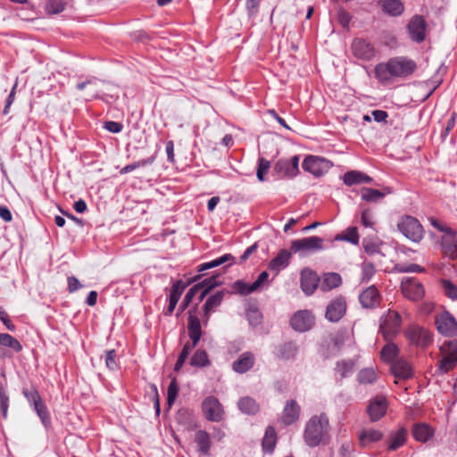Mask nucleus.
<instances>
[{"instance_id":"obj_1","label":"nucleus","mask_w":457,"mask_h":457,"mask_svg":"<svg viewBox=\"0 0 457 457\" xmlns=\"http://www.w3.org/2000/svg\"><path fill=\"white\" fill-rule=\"evenodd\" d=\"M417 68L416 62L404 56L390 58L386 62L375 66V76L381 83H388L394 78H406Z\"/></svg>"},{"instance_id":"obj_2","label":"nucleus","mask_w":457,"mask_h":457,"mask_svg":"<svg viewBox=\"0 0 457 457\" xmlns=\"http://www.w3.org/2000/svg\"><path fill=\"white\" fill-rule=\"evenodd\" d=\"M329 422L326 414L312 416L305 425L304 441L310 447L326 444L329 439Z\"/></svg>"},{"instance_id":"obj_3","label":"nucleus","mask_w":457,"mask_h":457,"mask_svg":"<svg viewBox=\"0 0 457 457\" xmlns=\"http://www.w3.org/2000/svg\"><path fill=\"white\" fill-rule=\"evenodd\" d=\"M187 331H188V337L192 341V344L187 343L178 360L175 363L174 370L179 371L183 364L185 363L189 353L191 350L196 346V345L199 343L201 337H202V328H201V321L199 318L196 315V308H193L188 311V322H187Z\"/></svg>"},{"instance_id":"obj_4","label":"nucleus","mask_w":457,"mask_h":457,"mask_svg":"<svg viewBox=\"0 0 457 457\" xmlns=\"http://www.w3.org/2000/svg\"><path fill=\"white\" fill-rule=\"evenodd\" d=\"M402 317L396 311L388 310L379 319V331L386 341H392L401 331Z\"/></svg>"},{"instance_id":"obj_5","label":"nucleus","mask_w":457,"mask_h":457,"mask_svg":"<svg viewBox=\"0 0 457 457\" xmlns=\"http://www.w3.org/2000/svg\"><path fill=\"white\" fill-rule=\"evenodd\" d=\"M442 359L439 361L438 370L445 374L453 370L457 365V340H449L440 346Z\"/></svg>"},{"instance_id":"obj_6","label":"nucleus","mask_w":457,"mask_h":457,"mask_svg":"<svg viewBox=\"0 0 457 457\" xmlns=\"http://www.w3.org/2000/svg\"><path fill=\"white\" fill-rule=\"evenodd\" d=\"M323 249V239L317 236L293 240L290 245L291 252L300 255H307Z\"/></svg>"},{"instance_id":"obj_7","label":"nucleus","mask_w":457,"mask_h":457,"mask_svg":"<svg viewBox=\"0 0 457 457\" xmlns=\"http://www.w3.org/2000/svg\"><path fill=\"white\" fill-rule=\"evenodd\" d=\"M399 231L413 242H419L423 237V228L417 219L405 216L397 224Z\"/></svg>"},{"instance_id":"obj_8","label":"nucleus","mask_w":457,"mask_h":457,"mask_svg":"<svg viewBox=\"0 0 457 457\" xmlns=\"http://www.w3.org/2000/svg\"><path fill=\"white\" fill-rule=\"evenodd\" d=\"M401 290L403 295L411 301H419L425 295L423 285L413 277H405L402 279Z\"/></svg>"},{"instance_id":"obj_9","label":"nucleus","mask_w":457,"mask_h":457,"mask_svg":"<svg viewBox=\"0 0 457 457\" xmlns=\"http://www.w3.org/2000/svg\"><path fill=\"white\" fill-rule=\"evenodd\" d=\"M303 169L316 177L322 176L332 166V163L321 157L309 155L303 162Z\"/></svg>"},{"instance_id":"obj_10","label":"nucleus","mask_w":457,"mask_h":457,"mask_svg":"<svg viewBox=\"0 0 457 457\" xmlns=\"http://www.w3.org/2000/svg\"><path fill=\"white\" fill-rule=\"evenodd\" d=\"M315 323V318L308 310L296 312L290 320L293 329L298 332L310 330Z\"/></svg>"},{"instance_id":"obj_11","label":"nucleus","mask_w":457,"mask_h":457,"mask_svg":"<svg viewBox=\"0 0 457 457\" xmlns=\"http://www.w3.org/2000/svg\"><path fill=\"white\" fill-rule=\"evenodd\" d=\"M204 417L210 421H220L223 418V408L214 396L206 397L202 403Z\"/></svg>"},{"instance_id":"obj_12","label":"nucleus","mask_w":457,"mask_h":457,"mask_svg":"<svg viewBox=\"0 0 457 457\" xmlns=\"http://www.w3.org/2000/svg\"><path fill=\"white\" fill-rule=\"evenodd\" d=\"M436 325L439 333L445 336H454L457 334V322L449 312H442L436 318Z\"/></svg>"},{"instance_id":"obj_13","label":"nucleus","mask_w":457,"mask_h":457,"mask_svg":"<svg viewBox=\"0 0 457 457\" xmlns=\"http://www.w3.org/2000/svg\"><path fill=\"white\" fill-rule=\"evenodd\" d=\"M352 51L355 57L364 61L371 60L376 54L374 46L363 38H355L353 41Z\"/></svg>"},{"instance_id":"obj_14","label":"nucleus","mask_w":457,"mask_h":457,"mask_svg":"<svg viewBox=\"0 0 457 457\" xmlns=\"http://www.w3.org/2000/svg\"><path fill=\"white\" fill-rule=\"evenodd\" d=\"M426 21L421 16H413L407 27L411 40L416 43L424 41L426 37Z\"/></svg>"},{"instance_id":"obj_15","label":"nucleus","mask_w":457,"mask_h":457,"mask_svg":"<svg viewBox=\"0 0 457 457\" xmlns=\"http://www.w3.org/2000/svg\"><path fill=\"white\" fill-rule=\"evenodd\" d=\"M346 302L344 297L339 296L332 300L326 309V319L331 322H337L345 315Z\"/></svg>"},{"instance_id":"obj_16","label":"nucleus","mask_w":457,"mask_h":457,"mask_svg":"<svg viewBox=\"0 0 457 457\" xmlns=\"http://www.w3.org/2000/svg\"><path fill=\"white\" fill-rule=\"evenodd\" d=\"M405 335L411 344L421 347L427 346L432 341L429 331L420 327L410 328L406 330Z\"/></svg>"},{"instance_id":"obj_17","label":"nucleus","mask_w":457,"mask_h":457,"mask_svg":"<svg viewBox=\"0 0 457 457\" xmlns=\"http://www.w3.org/2000/svg\"><path fill=\"white\" fill-rule=\"evenodd\" d=\"M387 410V401L385 396L378 395L370 401L367 411L372 422L379 420Z\"/></svg>"},{"instance_id":"obj_18","label":"nucleus","mask_w":457,"mask_h":457,"mask_svg":"<svg viewBox=\"0 0 457 457\" xmlns=\"http://www.w3.org/2000/svg\"><path fill=\"white\" fill-rule=\"evenodd\" d=\"M320 287V279L316 272L310 269H304L301 272V288L307 295L313 294L315 289Z\"/></svg>"},{"instance_id":"obj_19","label":"nucleus","mask_w":457,"mask_h":457,"mask_svg":"<svg viewBox=\"0 0 457 457\" xmlns=\"http://www.w3.org/2000/svg\"><path fill=\"white\" fill-rule=\"evenodd\" d=\"M380 299L379 291L375 286L367 287L359 295L360 303L364 308L377 307L379 304Z\"/></svg>"},{"instance_id":"obj_20","label":"nucleus","mask_w":457,"mask_h":457,"mask_svg":"<svg viewBox=\"0 0 457 457\" xmlns=\"http://www.w3.org/2000/svg\"><path fill=\"white\" fill-rule=\"evenodd\" d=\"M224 295H225L224 291H218L214 295H212L207 298L206 302L204 303V304L203 306L204 325H207L211 313L212 312H214L216 310V308H218L221 304Z\"/></svg>"},{"instance_id":"obj_21","label":"nucleus","mask_w":457,"mask_h":457,"mask_svg":"<svg viewBox=\"0 0 457 457\" xmlns=\"http://www.w3.org/2000/svg\"><path fill=\"white\" fill-rule=\"evenodd\" d=\"M254 361V355L250 352H245L233 362L232 369L235 372L243 374L253 368Z\"/></svg>"},{"instance_id":"obj_22","label":"nucleus","mask_w":457,"mask_h":457,"mask_svg":"<svg viewBox=\"0 0 457 457\" xmlns=\"http://www.w3.org/2000/svg\"><path fill=\"white\" fill-rule=\"evenodd\" d=\"M300 415V406L295 400H289L287 402L281 420L285 425H290L298 420Z\"/></svg>"},{"instance_id":"obj_23","label":"nucleus","mask_w":457,"mask_h":457,"mask_svg":"<svg viewBox=\"0 0 457 457\" xmlns=\"http://www.w3.org/2000/svg\"><path fill=\"white\" fill-rule=\"evenodd\" d=\"M186 287L182 280H178L173 284L170 294L169 306L165 312L166 315H170L173 312Z\"/></svg>"},{"instance_id":"obj_24","label":"nucleus","mask_w":457,"mask_h":457,"mask_svg":"<svg viewBox=\"0 0 457 457\" xmlns=\"http://www.w3.org/2000/svg\"><path fill=\"white\" fill-rule=\"evenodd\" d=\"M391 371L399 379H408L412 376L411 367L403 359L396 360L392 363Z\"/></svg>"},{"instance_id":"obj_25","label":"nucleus","mask_w":457,"mask_h":457,"mask_svg":"<svg viewBox=\"0 0 457 457\" xmlns=\"http://www.w3.org/2000/svg\"><path fill=\"white\" fill-rule=\"evenodd\" d=\"M195 442L197 445L198 452L203 455H209L211 450L210 435L205 430H198L195 435Z\"/></svg>"},{"instance_id":"obj_26","label":"nucleus","mask_w":457,"mask_h":457,"mask_svg":"<svg viewBox=\"0 0 457 457\" xmlns=\"http://www.w3.org/2000/svg\"><path fill=\"white\" fill-rule=\"evenodd\" d=\"M298 353V346L295 342H286L278 346L277 356L285 361L294 360Z\"/></svg>"},{"instance_id":"obj_27","label":"nucleus","mask_w":457,"mask_h":457,"mask_svg":"<svg viewBox=\"0 0 457 457\" xmlns=\"http://www.w3.org/2000/svg\"><path fill=\"white\" fill-rule=\"evenodd\" d=\"M292 253L293 252H291V250H281L278 255L270 262L269 269L271 270L279 271L281 269L286 268L289 263Z\"/></svg>"},{"instance_id":"obj_28","label":"nucleus","mask_w":457,"mask_h":457,"mask_svg":"<svg viewBox=\"0 0 457 457\" xmlns=\"http://www.w3.org/2000/svg\"><path fill=\"white\" fill-rule=\"evenodd\" d=\"M342 284V278L338 273L330 272L323 275L320 282V288L326 292L332 290Z\"/></svg>"},{"instance_id":"obj_29","label":"nucleus","mask_w":457,"mask_h":457,"mask_svg":"<svg viewBox=\"0 0 457 457\" xmlns=\"http://www.w3.org/2000/svg\"><path fill=\"white\" fill-rule=\"evenodd\" d=\"M412 435L417 441L425 443L433 436L434 430L425 423H419L413 426Z\"/></svg>"},{"instance_id":"obj_30","label":"nucleus","mask_w":457,"mask_h":457,"mask_svg":"<svg viewBox=\"0 0 457 457\" xmlns=\"http://www.w3.org/2000/svg\"><path fill=\"white\" fill-rule=\"evenodd\" d=\"M359 442L361 447H367L370 444L380 441L383 433L377 429H363L359 434Z\"/></svg>"},{"instance_id":"obj_31","label":"nucleus","mask_w":457,"mask_h":457,"mask_svg":"<svg viewBox=\"0 0 457 457\" xmlns=\"http://www.w3.org/2000/svg\"><path fill=\"white\" fill-rule=\"evenodd\" d=\"M442 245L447 256L453 260L457 258V237H455L454 230H453L452 234H447V236L443 238Z\"/></svg>"},{"instance_id":"obj_32","label":"nucleus","mask_w":457,"mask_h":457,"mask_svg":"<svg viewBox=\"0 0 457 457\" xmlns=\"http://www.w3.org/2000/svg\"><path fill=\"white\" fill-rule=\"evenodd\" d=\"M239 410L245 414L253 415L259 411V404L250 396L241 397L237 402Z\"/></svg>"},{"instance_id":"obj_33","label":"nucleus","mask_w":457,"mask_h":457,"mask_svg":"<svg viewBox=\"0 0 457 457\" xmlns=\"http://www.w3.org/2000/svg\"><path fill=\"white\" fill-rule=\"evenodd\" d=\"M382 9L391 16H398L403 12V4L400 0H379Z\"/></svg>"},{"instance_id":"obj_34","label":"nucleus","mask_w":457,"mask_h":457,"mask_svg":"<svg viewBox=\"0 0 457 457\" xmlns=\"http://www.w3.org/2000/svg\"><path fill=\"white\" fill-rule=\"evenodd\" d=\"M406 430L403 428L392 433L389 437L388 450L395 451L403 445L406 440Z\"/></svg>"},{"instance_id":"obj_35","label":"nucleus","mask_w":457,"mask_h":457,"mask_svg":"<svg viewBox=\"0 0 457 457\" xmlns=\"http://www.w3.org/2000/svg\"><path fill=\"white\" fill-rule=\"evenodd\" d=\"M354 370V362L352 360H342L337 362L335 372L340 376V378H345L351 376Z\"/></svg>"},{"instance_id":"obj_36","label":"nucleus","mask_w":457,"mask_h":457,"mask_svg":"<svg viewBox=\"0 0 457 457\" xmlns=\"http://www.w3.org/2000/svg\"><path fill=\"white\" fill-rule=\"evenodd\" d=\"M386 192L379 191L370 187H363L361 189V198L366 202H378L382 199L386 194L391 193L389 188L385 189Z\"/></svg>"},{"instance_id":"obj_37","label":"nucleus","mask_w":457,"mask_h":457,"mask_svg":"<svg viewBox=\"0 0 457 457\" xmlns=\"http://www.w3.org/2000/svg\"><path fill=\"white\" fill-rule=\"evenodd\" d=\"M234 260H235V258L232 254L226 253L215 260L200 264L198 266V271H204V270H210L212 268H216L220 265L226 263L227 262H230L229 265H231L232 262H234Z\"/></svg>"},{"instance_id":"obj_38","label":"nucleus","mask_w":457,"mask_h":457,"mask_svg":"<svg viewBox=\"0 0 457 457\" xmlns=\"http://www.w3.org/2000/svg\"><path fill=\"white\" fill-rule=\"evenodd\" d=\"M359 234L357 228L350 227L346 228L343 233L338 234L335 237V240L337 241H347L353 245L359 244Z\"/></svg>"},{"instance_id":"obj_39","label":"nucleus","mask_w":457,"mask_h":457,"mask_svg":"<svg viewBox=\"0 0 457 457\" xmlns=\"http://www.w3.org/2000/svg\"><path fill=\"white\" fill-rule=\"evenodd\" d=\"M277 441L276 431L272 427H268L262 439V448L265 452L271 453Z\"/></svg>"},{"instance_id":"obj_40","label":"nucleus","mask_w":457,"mask_h":457,"mask_svg":"<svg viewBox=\"0 0 457 457\" xmlns=\"http://www.w3.org/2000/svg\"><path fill=\"white\" fill-rule=\"evenodd\" d=\"M398 354V347L392 341H387V344L382 348L380 355L383 361L386 362H393Z\"/></svg>"},{"instance_id":"obj_41","label":"nucleus","mask_w":457,"mask_h":457,"mask_svg":"<svg viewBox=\"0 0 457 457\" xmlns=\"http://www.w3.org/2000/svg\"><path fill=\"white\" fill-rule=\"evenodd\" d=\"M377 378L378 375L371 368L362 369L357 375V379L361 384H372Z\"/></svg>"},{"instance_id":"obj_42","label":"nucleus","mask_w":457,"mask_h":457,"mask_svg":"<svg viewBox=\"0 0 457 457\" xmlns=\"http://www.w3.org/2000/svg\"><path fill=\"white\" fill-rule=\"evenodd\" d=\"M334 348L339 351L343 345L352 341V336L346 330H339L332 339Z\"/></svg>"},{"instance_id":"obj_43","label":"nucleus","mask_w":457,"mask_h":457,"mask_svg":"<svg viewBox=\"0 0 457 457\" xmlns=\"http://www.w3.org/2000/svg\"><path fill=\"white\" fill-rule=\"evenodd\" d=\"M0 345L8 346L17 353L21 352L22 349L21 343L9 334H0Z\"/></svg>"},{"instance_id":"obj_44","label":"nucleus","mask_w":457,"mask_h":457,"mask_svg":"<svg viewBox=\"0 0 457 457\" xmlns=\"http://www.w3.org/2000/svg\"><path fill=\"white\" fill-rule=\"evenodd\" d=\"M154 162V156L149 157L147 159L139 160L137 162H135L133 163L128 164L125 167H123L120 170V174H127L129 172H131V171L135 170L137 168H141V167H145V166L150 165Z\"/></svg>"},{"instance_id":"obj_45","label":"nucleus","mask_w":457,"mask_h":457,"mask_svg":"<svg viewBox=\"0 0 457 457\" xmlns=\"http://www.w3.org/2000/svg\"><path fill=\"white\" fill-rule=\"evenodd\" d=\"M190 364L195 367H204L209 364L208 355L204 350H197L190 360Z\"/></svg>"},{"instance_id":"obj_46","label":"nucleus","mask_w":457,"mask_h":457,"mask_svg":"<svg viewBox=\"0 0 457 457\" xmlns=\"http://www.w3.org/2000/svg\"><path fill=\"white\" fill-rule=\"evenodd\" d=\"M361 172L358 170L347 171L343 176L344 183L346 186L361 184Z\"/></svg>"},{"instance_id":"obj_47","label":"nucleus","mask_w":457,"mask_h":457,"mask_svg":"<svg viewBox=\"0 0 457 457\" xmlns=\"http://www.w3.org/2000/svg\"><path fill=\"white\" fill-rule=\"evenodd\" d=\"M31 405L34 407V410L36 411L38 417L42 420V423L45 426H46L47 423L49 422V414H48L46 405L42 402V399H39L38 402H36V403H32Z\"/></svg>"},{"instance_id":"obj_48","label":"nucleus","mask_w":457,"mask_h":457,"mask_svg":"<svg viewBox=\"0 0 457 457\" xmlns=\"http://www.w3.org/2000/svg\"><path fill=\"white\" fill-rule=\"evenodd\" d=\"M31 405L34 407V410L36 411L38 417L42 420V423L45 426H46L47 423L49 422V414H48L46 405L42 402V399H39L38 402H36V403H32Z\"/></svg>"},{"instance_id":"obj_49","label":"nucleus","mask_w":457,"mask_h":457,"mask_svg":"<svg viewBox=\"0 0 457 457\" xmlns=\"http://www.w3.org/2000/svg\"><path fill=\"white\" fill-rule=\"evenodd\" d=\"M31 405L34 407V410L36 411L38 417L42 420V423L45 426H46L47 423L49 422V414H48L46 405L42 402V399H39L38 402H36V403H32Z\"/></svg>"},{"instance_id":"obj_50","label":"nucleus","mask_w":457,"mask_h":457,"mask_svg":"<svg viewBox=\"0 0 457 457\" xmlns=\"http://www.w3.org/2000/svg\"><path fill=\"white\" fill-rule=\"evenodd\" d=\"M31 405L34 407V410L36 411L38 417L42 420V423L45 426H46L47 423L49 422V414H48L46 405L42 402V399H39L38 402H36V403H32Z\"/></svg>"},{"instance_id":"obj_51","label":"nucleus","mask_w":457,"mask_h":457,"mask_svg":"<svg viewBox=\"0 0 457 457\" xmlns=\"http://www.w3.org/2000/svg\"><path fill=\"white\" fill-rule=\"evenodd\" d=\"M246 317H247L249 323L253 327L260 325L262 322V315L261 312L257 308H254V307H250L247 310Z\"/></svg>"},{"instance_id":"obj_52","label":"nucleus","mask_w":457,"mask_h":457,"mask_svg":"<svg viewBox=\"0 0 457 457\" xmlns=\"http://www.w3.org/2000/svg\"><path fill=\"white\" fill-rule=\"evenodd\" d=\"M65 4L62 0H49L46 9L48 13L57 14L64 10Z\"/></svg>"},{"instance_id":"obj_53","label":"nucleus","mask_w":457,"mask_h":457,"mask_svg":"<svg viewBox=\"0 0 457 457\" xmlns=\"http://www.w3.org/2000/svg\"><path fill=\"white\" fill-rule=\"evenodd\" d=\"M232 288L235 293L240 294L242 295H247L255 290L251 289V285H248L243 280H237L233 283Z\"/></svg>"},{"instance_id":"obj_54","label":"nucleus","mask_w":457,"mask_h":457,"mask_svg":"<svg viewBox=\"0 0 457 457\" xmlns=\"http://www.w3.org/2000/svg\"><path fill=\"white\" fill-rule=\"evenodd\" d=\"M220 284L221 282L218 280V276H212L199 282L195 286H199L198 292L200 291L201 288H205L207 291L210 292L212 288L220 286Z\"/></svg>"},{"instance_id":"obj_55","label":"nucleus","mask_w":457,"mask_h":457,"mask_svg":"<svg viewBox=\"0 0 457 457\" xmlns=\"http://www.w3.org/2000/svg\"><path fill=\"white\" fill-rule=\"evenodd\" d=\"M375 266L371 262H364L361 267V282H368L375 274Z\"/></svg>"},{"instance_id":"obj_56","label":"nucleus","mask_w":457,"mask_h":457,"mask_svg":"<svg viewBox=\"0 0 457 457\" xmlns=\"http://www.w3.org/2000/svg\"><path fill=\"white\" fill-rule=\"evenodd\" d=\"M176 420L180 424L190 426L193 422L192 412L186 409L179 410L177 413Z\"/></svg>"},{"instance_id":"obj_57","label":"nucleus","mask_w":457,"mask_h":457,"mask_svg":"<svg viewBox=\"0 0 457 457\" xmlns=\"http://www.w3.org/2000/svg\"><path fill=\"white\" fill-rule=\"evenodd\" d=\"M274 170L279 173L282 174L285 177H291V171H290V165L288 160H279L275 164Z\"/></svg>"},{"instance_id":"obj_58","label":"nucleus","mask_w":457,"mask_h":457,"mask_svg":"<svg viewBox=\"0 0 457 457\" xmlns=\"http://www.w3.org/2000/svg\"><path fill=\"white\" fill-rule=\"evenodd\" d=\"M442 287L445 294L451 299H457V287L450 280H442Z\"/></svg>"},{"instance_id":"obj_59","label":"nucleus","mask_w":457,"mask_h":457,"mask_svg":"<svg viewBox=\"0 0 457 457\" xmlns=\"http://www.w3.org/2000/svg\"><path fill=\"white\" fill-rule=\"evenodd\" d=\"M270 166V163L269 161L265 160L264 158L259 159L256 175L260 181H264V175L269 170Z\"/></svg>"},{"instance_id":"obj_60","label":"nucleus","mask_w":457,"mask_h":457,"mask_svg":"<svg viewBox=\"0 0 457 457\" xmlns=\"http://www.w3.org/2000/svg\"><path fill=\"white\" fill-rule=\"evenodd\" d=\"M198 287L199 286H193L187 291L180 305V309L182 311L185 310L190 304L195 295L198 293Z\"/></svg>"},{"instance_id":"obj_61","label":"nucleus","mask_w":457,"mask_h":457,"mask_svg":"<svg viewBox=\"0 0 457 457\" xmlns=\"http://www.w3.org/2000/svg\"><path fill=\"white\" fill-rule=\"evenodd\" d=\"M178 392H179V387L177 386L176 379L173 378L168 386L167 402H168L169 405H171L173 403V402L175 401V399L177 397Z\"/></svg>"},{"instance_id":"obj_62","label":"nucleus","mask_w":457,"mask_h":457,"mask_svg":"<svg viewBox=\"0 0 457 457\" xmlns=\"http://www.w3.org/2000/svg\"><path fill=\"white\" fill-rule=\"evenodd\" d=\"M9 407V396L6 392L0 389V410L4 418L7 417Z\"/></svg>"},{"instance_id":"obj_63","label":"nucleus","mask_w":457,"mask_h":457,"mask_svg":"<svg viewBox=\"0 0 457 457\" xmlns=\"http://www.w3.org/2000/svg\"><path fill=\"white\" fill-rule=\"evenodd\" d=\"M105 365L108 369L113 370L117 367L116 363V352L115 350L106 351L104 356Z\"/></svg>"},{"instance_id":"obj_64","label":"nucleus","mask_w":457,"mask_h":457,"mask_svg":"<svg viewBox=\"0 0 457 457\" xmlns=\"http://www.w3.org/2000/svg\"><path fill=\"white\" fill-rule=\"evenodd\" d=\"M337 20H338V22L344 28L348 29L350 21H351V16L346 11H345L344 9H339L337 12Z\"/></svg>"}]
</instances>
